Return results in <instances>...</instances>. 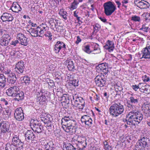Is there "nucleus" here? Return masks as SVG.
Wrapping results in <instances>:
<instances>
[{
    "label": "nucleus",
    "mask_w": 150,
    "mask_h": 150,
    "mask_svg": "<svg viewBox=\"0 0 150 150\" xmlns=\"http://www.w3.org/2000/svg\"><path fill=\"white\" fill-rule=\"evenodd\" d=\"M62 127L66 132L72 134L75 132L76 121L71 116L64 117L61 120Z\"/></svg>",
    "instance_id": "f257e3e1"
},
{
    "label": "nucleus",
    "mask_w": 150,
    "mask_h": 150,
    "mask_svg": "<svg viewBox=\"0 0 150 150\" xmlns=\"http://www.w3.org/2000/svg\"><path fill=\"white\" fill-rule=\"evenodd\" d=\"M123 104V101L121 100L115 101V103L109 109L110 114L113 117H116L121 114L124 110Z\"/></svg>",
    "instance_id": "f03ea898"
},
{
    "label": "nucleus",
    "mask_w": 150,
    "mask_h": 150,
    "mask_svg": "<svg viewBox=\"0 0 150 150\" xmlns=\"http://www.w3.org/2000/svg\"><path fill=\"white\" fill-rule=\"evenodd\" d=\"M104 13L107 16L111 15L116 9V7L113 2L109 1L103 4Z\"/></svg>",
    "instance_id": "7ed1b4c3"
},
{
    "label": "nucleus",
    "mask_w": 150,
    "mask_h": 150,
    "mask_svg": "<svg viewBox=\"0 0 150 150\" xmlns=\"http://www.w3.org/2000/svg\"><path fill=\"white\" fill-rule=\"evenodd\" d=\"M30 126L35 132L38 133H41L43 130V127L41 123L37 119L31 120Z\"/></svg>",
    "instance_id": "20e7f679"
},
{
    "label": "nucleus",
    "mask_w": 150,
    "mask_h": 150,
    "mask_svg": "<svg viewBox=\"0 0 150 150\" xmlns=\"http://www.w3.org/2000/svg\"><path fill=\"white\" fill-rule=\"evenodd\" d=\"M72 105L77 107L79 109H82L85 105V102L83 98L81 97L78 98L73 96L72 99H71Z\"/></svg>",
    "instance_id": "39448f33"
},
{
    "label": "nucleus",
    "mask_w": 150,
    "mask_h": 150,
    "mask_svg": "<svg viewBox=\"0 0 150 150\" xmlns=\"http://www.w3.org/2000/svg\"><path fill=\"white\" fill-rule=\"evenodd\" d=\"M148 140L147 137H143L139 140L135 145V149L133 150H139L145 148L147 145V142Z\"/></svg>",
    "instance_id": "423d86ee"
},
{
    "label": "nucleus",
    "mask_w": 150,
    "mask_h": 150,
    "mask_svg": "<svg viewBox=\"0 0 150 150\" xmlns=\"http://www.w3.org/2000/svg\"><path fill=\"white\" fill-rule=\"evenodd\" d=\"M143 119L142 115L136 110L132 109V125H133V121L137 122L139 123Z\"/></svg>",
    "instance_id": "0eeeda50"
},
{
    "label": "nucleus",
    "mask_w": 150,
    "mask_h": 150,
    "mask_svg": "<svg viewBox=\"0 0 150 150\" xmlns=\"http://www.w3.org/2000/svg\"><path fill=\"white\" fill-rule=\"evenodd\" d=\"M54 51L56 53H58L61 50H64L63 53L65 54L66 53V52L65 51L66 49V45L62 41H57L56 44L54 45Z\"/></svg>",
    "instance_id": "6e6552de"
},
{
    "label": "nucleus",
    "mask_w": 150,
    "mask_h": 150,
    "mask_svg": "<svg viewBox=\"0 0 150 150\" xmlns=\"http://www.w3.org/2000/svg\"><path fill=\"white\" fill-rule=\"evenodd\" d=\"M104 75L102 76L98 75L94 79L97 86L100 87H103L105 85L106 83V79L104 77Z\"/></svg>",
    "instance_id": "1a4fd4ad"
},
{
    "label": "nucleus",
    "mask_w": 150,
    "mask_h": 150,
    "mask_svg": "<svg viewBox=\"0 0 150 150\" xmlns=\"http://www.w3.org/2000/svg\"><path fill=\"white\" fill-rule=\"evenodd\" d=\"M14 117L15 119L18 121H21L24 118L23 110L21 108H17L15 111Z\"/></svg>",
    "instance_id": "9d476101"
},
{
    "label": "nucleus",
    "mask_w": 150,
    "mask_h": 150,
    "mask_svg": "<svg viewBox=\"0 0 150 150\" xmlns=\"http://www.w3.org/2000/svg\"><path fill=\"white\" fill-rule=\"evenodd\" d=\"M86 138L85 137H78L76 141L78 144H77V146L81 149H83L85 148L86 145Z\"/></svg>",
    "instance_id": "9b49d317"
},
{
    "label": "nucleus",
    "mask_w": 150,
    "mask_h": 150,
    "mask_svg": "<svg viewBox=\"0 0 150 150\" xmlns=\"http://www.w3.org/2000/svg\"><path fill=\"white\" fill-rule=\"evenodd\" d=\"M135 0L134 1L135 5L141 9H146L149 8L150 6V4L146 1L144 2L142 1V0Z\"/></svg>",
    "instance_id": "f8f14e48"
},
{
    "label": "nucleus",
    "mask_w": 150,
    "mask_h": 150,
    "mask_svg": "<svg viewBox=\"0 0 150 150\" xmlns=\"http://www.w3.org/2000/svg\"><path fill=\"white\" fill-rule=\"evenodd\" d=\"M141 52L142 58L150 59V45L143 48Z\"/></svg>",
    "instance_id": "ddd939ff"
},
{
    "label": "nucleus",
    "mask_w": 150,
    "mask_h": 150,
    "mask_svg": "<svg viewBox=\"0 0 150 150\" xmlns=\"http://www.w3.org/2000/svg\"><path fill=\"white\" fill-rule=\"evenodd\" d=\"M1 18L3 22H11L13 19L12 15L10 13H5L1 16Z\"/></svg>",
    "instance_id": "4468645a"
},
{
    "label": "nucleus",
    "mask_w": 150,
    "mask_h": 150,
    "mask_svg": "<svg viewBox=\"0 0 150 150\" xmlns=\"http://www.w3.org/2000/svg\"><path fill=\"white\" fill-rule=\"evenodd\" d=\"M19 88L16 86H14L9 88L6 92L7 95L9 96L15 97L18 91Z\"/></svg>",
    "instance_id": "2eb2a0df"
},
{
    "label": "nucleus",
    "mask_w": 150,
    "mask_h": 150,
    "mask_svg": "<svg viewBox=\"0 0 150 150\" xmlns=\"http://www.w3.org/2000/svg\"><path fill=\"white\" fill-rule=\"evenodd\" d=\"M17 77L14 73L9 75L7 78V82L9 83V85L13 84L15 85L16 84Z\"/></svg>",
    "instance_id": "dca6fc26"
},
{
    "label": "nucleus",
    "mask_w": 150,
    "mask_h": 150,
    "mask_svg": "<svg viewBox=\"0 0 150 150\" xmlns=\"http://www.w3.org/2000/svg\"><path fill=\"white\" fill-rule=\"evenodd\" d=\"M25 68L24 64L22 61L18 62L16 65L15 68L17 69L16 70L19 74H22Z\"/></svg>",
    "instance_id": "f3484780"
},
{
    "label": "nucleus",
    "mask_w": 150,
    "mask_h": 150,
    "mask_svg": "<svg viewBox=\"0 0 150 150\" xmlns=\"http://www.w3.org/2000/svg\"><path fill=\"white\" fill-rule=\"evenodd\" d=\"M10 125L9 123L6 121H2L0 123V127L2 129V132L5 133L6 135V132H9Z\"/></svg>",
    "instance_id": "a211bd4d"
},
{
    "label": "nucleus",
    "mask_w": 150,
    "mask_h": 150,
    "mask_svg": "<svg viewBox=\"0 0 150 150\" xmlns=\"http://www.w3.org/2000/svg\"><path fill=\"white\" fill-rule=\"evenodd\" d=\"M25 139L27 142H29L30 140L33 141L35 140V136L33 132L31 130H28L25 134Z\"/></svg>",
    "instance_id": "6ab92c4d"
},
{
    "label": "nucleus",
    "mask_w": 150,
    "mask_h": 150,
    "mask_svg": "<svg viewBox=\"0 0 150 150\" xmlns=\"http://www.w3.org/2000/svg\"><path fill=\"white\" fill-rule=\"evenodd\" d=\"M6 37H2L0 39V45L2 46H7L10 42L11 37L8 35Z\"/></svg>",
    "instance_id": "aec40b11"
},
{
    "label": "nucleus",
    "mask_w": 150,
    "mask_h": 150,
    "mask_svg": "<svg viewBox=\"0 0 150 150\" xmlns=\"http://www.w3.org/2000/svg\"><path fill=\"white\" fill-rule=\"evenodd\" d=\"M17 38L19 40L22 45L26 46L28 43L27 38L22 33H19L17 35Z\"/></svg>",
    "instance_id": "412c9836"
},
{
    "label": "nucleus",
    "mask_w": 150,
    "mask_h": 150,
    "mask_svg": "<svg viewBox=\"0 0 150 150\" xmlns=\"http://www.w3.org/2000/svg\"><path fill=\"white\" fill-rule=\"evenodd\" d=\"M65 64L67 65V67L70 71H74L76 70L75 69V62L71 60L68 59L66 60L65 62Z\"/></svg>",
    "instance_id": "4be33fe9"
},
{
    "label": "nucleus",
    "mask_w": 150,
    "mask_h": 150,
    "mask_svg": "<svg viewBox=\"0 0 150 150\" xmlns=\"http://www.w3.org/2000/svg\"><path fill=\"white\" fill-rule=\"evenodd\" d=\"M104 47L105 49L108 50L110 52L112 51L114 48L113 42L108 40L107 42L105 45L104 46Z\"/></svg>",
    "instance_id": "5701e85b"
},
{
    "label": "nucleus",
    "mask_w": 150,
    "mask_h": 150,
    "mask_svg": "<svg viewBox=\"0 0 150 150\" xmlns=\"http://www.w3.org/2000/svg\"><path fill=\"white\" fill-rule=\"evenodd\" d=\"M125 99L127 101V107L131 108V94L130 92H127L125 95Z\"/></svg>",
    "instance_id": "b1692460"
},
{
    "label": "nucleus",
    "mask_w": 150,
    "mask_h": 150,
    "mask_svg": "<svg viewBox=\"0 0 150 150\" xmlns=\"http://www.w3.org/2000/svg\"><path fill=\"white\" fill-rule=\"evenodd\" d=\"M64 150H76V148L71 144L64 142L63 145Z\"/></svg>",
    "instance_id": "393cba45"
},
{
    "label": "nucleus",
    "mask_w": 150,
    "mask_h": 150,
    "mask_svg": "<svg viewBox=\"0 0 150 150\" xmlns=\"http://www.w3.org/2000/svg\"><path fill=\"white\" fill-rule=\"evenodd\" d=\"M114 88L115 91L117 93L116 95H120L121 92H122L123 88L120 84H116L114 85Z\"/></svg>",
    "instance_id": "a878e982"
},
{
    "label": "nucleus",
    "mask_w": 150,
    "mask_h": 150,
    "mask_svg": "<svg viewBox=\"0 0 150 150\" xmlns=\"http://www.w3.org/2000/svg\"><path fill=\"white\" fill-rule=\"evenodd\" d=\"M11 9L13 12L17 13L21 11L22 10L21 7L18 4H16L14 3L12 4Z\"/></svg>",
    "instance_id": "bb28decb"
},
{
    "label": "nucleus",
    "mask_w": 150,
    "mask_h": 150,
    "mask_svg": "<svg viewBox=\"0 0 150 150\" xmlns=\"http://www.w3.org/2000/svg\"><path fill=\"white\" fill-rule=\"evenodd\" d=\"M28 31L29 33L33 37H36L38 36V27L36 28H31Z\"/></svg>",
    "instance_id": "cd10ccee"
},
{
    "label": "nucleus",
    "mask_w": 150,
    "mask_h": 150,
    "mask_svg": "<svg viewBox=\"0 0 150 150\" xmlns=\"http://www.w3.org/2000/svg\"><path fill=\"white\" fill-rule=\"evenodd\" d=\"M6 78L3 74H1L0 75V86L4 88L6 86Z\"/></svg>",
    "instance_id": "c85d7f7f"
},
{
    "label": "nucleus",
    "mask_w": 150,
    "mask_h": 150,
    "mask_svg": "<svg viewBox=\"0 0 150 150\" xmlns=\"http://www.w3.org/2000/svg\"><path fill=\"white\" fill-rule=\"evenodd\" d=\"M62 96L61 97L60 100H62V102L68 104L69 103V97L68 96L67 94H65L62 95Z\"/></svg>",
    "instance_id": "c756f323"
},
{
    "label": "nucleus",
    "mask_w": 150,
    "mask_h": 150,
    "mask_svg": "<svg viewBox=\"0 0 150 150\" xmlns=\"http://www.w3.org/2000/svg\"><path fill=\"white\" fill-rule=\"evenodd\" d=\"M45 149V150H54L55 148L53 142L50 141L48 142V144L46 145Z\"/></svg>",
    "instance_id": "7c9ffc66"
},
{
    "label": "nucleus",
    "mask_w": 150,
    "mask_h": 150,
    "mask_svg": "<svg viewBox=\"0 0 150 150\" xmlns=\"http://www.w3.org/2000/svg\"><path fill=\"white\" fill-rule=\"evenodd\" d=\"M17 149L14 145L11 144L10 143L6 144L5 148V150H17Z\"/></svg>",
    "instance_id": "2f4dec72"
},
{
    "label": "nucleus",
    "mask_w": 150,
    "mask_h": 150,
    "mask_svg": "<svg viewBox=\"0 0 150 150\" xmlns=\"http://www.w3.org/2000/svg\"><path fill=\"white\" fill-rule=\"evenodd\" d=\"M108 66V64L106 63H102L98 65L97 69L99 71H102L105 68H106V67Z\"/></svg>",
    "instance_id": "473e14b6"
},
{
    "label": "nucleus",
    "mask_w": 150,
    "mask_h": 150,
    "mask_svg": "<svg viewBox=\"0 0 150 150\" xmlns=\"http://www.w3.org/2000/svg\"><path fill=\"white\" fill-rule=\"evenodd\" d=\"M99 45L96 43L94 46V48L93 50H92V52H94L93 53V54H97L101 52L100 49L99 47Z\"/></svg>",
    "instance_id": "72a5a7b5"
},
{
    "label": "nucleus",
    "mask_w": 150,
    "mask_h": 150,
    "mask_svg": "<svg viewBox=\"0 0 150 150\" xmlns=\"http://www.w3.org/2000/svg\"><path fill=\"white\" fill-rule=\"evenodd\" d=\"M15 97H17L20 100H22L24 99V93L23 92H20L18 91V92L16 95Z\"/></svg>",
    "instance_id": "f704fd0d"
},
{
    "label": "nucleus",
    "mask_w": 150,
    "mask_h": 150,
    "mask_svg": "<svg viewBox=\"0 0 150 150\" xmlns=\"http://www.w3.org/2000/svg\"><path fill=\"white\" fill-rule=\"evenodd\" d=\"M91 119L88 115H85L82 116L81 119V121L82 123H84L86 121Z\"/></svg>",
    "instance_id": "c9c22d12"
},
{
    "label": "nucleus",
    "mask_w": 150,
    "mask_h": 150,
    "mask_svg": "<svg viewBox=\"0 0 150 150\" xmlns=\"http://www.w3.org/2000/svg\"><path fill=\"white\" fill-rule=\"evenodd\" d=\"M23 80L27 86L28 85L30 82V77L27 76H25L23 77Z\"/></svg>",
    "instance_id": "e433bc0d"
},
{
    "label": "nucleus",
    "mask_w": 150,
    "mask_h": 150,
    "mask_svg": "<svg viewBox=\"0 0 150 150\" xmlns=\"http://www.w3.org/2000/svg\"><path fill=\"white\" fill-rule=\"evenodd\" d=\"M79 3L77 2L76 0H74V1L71 3V6L69 8L71 10L76 9V8L77 5Z\"/></svg>",
    "instance_id": "4c0bfd02"
},
{
    "label": "nucleus",
    "mask_w": 150,
    "mask_h": 150,
    "mask_svg": "<svg viewBox=\"0 0 150 150\" xmlns=\"http://www.w3.org/2000/svg\"><path fill=\"white\" fill-rule=\"evenodd\" d=\"M83 50L86 53L90 54L92 52V50H91L90 45H87L84 47Z\"/></svg>",
    "instance_id": "58836bf2"
},
{
    "label": "nucleus",
    "mask_w": 150,
    "mask_h": 150,
    "mask_svg": "<svg viewBox=\"0 0 150 150\" xmlns=\"http://www.w3.org/2000/svg\"><path fill=\"white\" fill-rule=\"evenodd\" d=\"M131 112H130L127 115L126 118V121L127 122V124L129 125H130L131 123V115H130V113Z\"/></svg>",
    "instance_id": "ea45409f"
},
{
    "label": "nucleus",
    "mask_w": 150,
    "mask_h": 150,
    "mask_svg": "<svg viewBox=\"0 0 150 150\" xmlns=\"http://www.w3.org/2000/svg\"><path fill=\"white\" fill-rule=\"evenodd\" d=\"M148 85L145 83H139V86L140 87L139 88L140 91L142 92H144V89L146 88V85Z\"/></svg>",
    "instance_id": "a19ab883"
},
{
    "label": "nucleus",
    "mask_w": 150,
    "mask_h": 150,
    "mask_svg": "<svg viewBox=\"0 0 150 150\" xmlns=\"http://www.w3.org/2000/svg\"><path fill=\"white\" fill-rule=\"evenodd\" d=\"M20 140L19 139L18 136L15 135L12 139V142L14 144L16 145L18 142H20Z\"/></svg>",
    "instance_id": "79ce46f5"
},
{
    "label": "nucleus",
    "mask_w": 150,
    "mask_h": 150,
    "mask_svg": "<svg viewBox=\"0 0 150 150\" xmlns=\"http://www.w3.org/2000/svg\"><path fill=\"white\" fill-rule=\"evenodd\" d=\"M94 28V32H96V33L101 28L100 25L98 23H96L95 25H93Z\"/></svg>",
    "instance_id": "37998d69"
},
{
    "label": "nucleus",
    "mask_w": 150,
    "mask_h": 150,
    "mask_svg": "<svg viewBox=\"0 0 150 150\" xmlns=\"http://www.w3.org/2000/svg\"><path fill=\"white\" fill-rule=\"evenodd\" d=\"M140 18L139 16L136 15L132 16V21L134 22H140Z\"/></svg>",
    "instance_id": "c03bdc74"
},
{
    "label": "nucleus",
    "mask_w": 150,
    "mask_h": 150,
    "mask_svg": "<svg viewBox=\"0 0 150 150\" xmlns=\"http://www.w3.org/2000/svg\"><path fill=\"white\" fill-rule=\"evenodd\" d=\"M38 36L40 37H42L43 35L44 30L43 29H41L40 28L38 27Z\"/></svg>",
    "instance_id": "a18cd8bd"
},
{
    "label": "nucleus",
    "mask_w": 150,
    "mask_h": 150,
    "mask_svg": "<svg viewBox=\"0 0 150 150\" xmlns=\"http://www.w3.org/2000/svg\"><path fill=\"white\" fill-rule=\"evenodd\" d=\"M71 83L72 85L76 87L78 86L79 80L78 79H76L74 78L71 80Z\"/></svg>",
    "instance_id": "49530a36"
},
{
    "label": "nucleus",
    "mask_w": 150,
    "mask_h": 150,
    "mask_svg": "<svg viewBox=\"0 0 150 150\" xmlns=\"http://www.w3.org/2000/svg\"><path fill=\"white\" fill-rule=\"evenodd\" d=\"M53 122V119L51 117L50 118H49V120H47V122L46 123V125L48 127H51L52 126H53L52 122Z\"/></svg>",
    "instance_id": "de8ad7c7"
},
{
    "label": "nucleus",
    "mask_w": 150,
    "mask_h": 150,
    "mask_svg": "<svg viewBox=\"0 0 150 150\" xmlns=\"http://www.w3.org/2000/svg\"><path fill=\"white\" fill-rule=\"evenodd\" d=\"M92 123V119H91L88 121H86V122H84V124L87 126L88 127H91Z\"/></svg>",
    "instance_id": "09e8293b"
},
{
    "label": "nucleus",
    "mask_w": 150,
    "mask_h": 150,
    "mask_svg": "<svg viewBox=\"0 0 150 150\" xmlns=\"http://www.w3.org/2000/svg\"><path fill=\"white\" fill-rule=\"evenodd\" d=\"M144 112L146 113H148V111L150 108V105L149 104H144Z\"/></svg>",
    "instance_id": "8fccbe9b"
},
{
    "label": "nucleus",
    "mask_w": 150,
    "mask_h": 150,
    "mask_svg": "<svg viewBox=\"0 0 150 150\" xmlns=\"http://www.w3.org/2000/svg\"><path fill=\"white\" fill-rule=\"evenodd\" d=\"M3 73L6 74L8 77L9 75L12 74L13 73H12L10 69H5L3 71Z\"/></svg>",
    "instance_id": "3c124183"
},
{
    "label": "nucleus",
    "mask_w": 150,
    "mask_h": 150,
    "mask_svg": "<svg viewBox=\"0 0 150 150\" xmlns=\"http://www.w3.org/2000/svg\"><path fill=\"white\" fill-rule=\"evenodd\" d=\"M150 86L149 85H146V88L144 89V92L143 93H146L149 94L150 93Z\"/></svg>",
    "instance_id": "603ef678"
},
{
    "label": "nucleus",
    "mask_w": 150,
    "mask_h": 150,
    "mask_svg": "<svg viewBox=\"0 0 150 150\" xmlns=\"http://www.w3.org/2000/svg\"><path fill=\"white\" fill-rule=\"evenodd\" d=\"M149 29V28L148 27H146L144 25H143L142 27L140 29V30H143V31L146 32H147Z\"/></svg>",
    "instance_id": "864d4df0"
},
{
    "label": "nucleus",
    "mask_w": 150,
    "mask_h": 150,
    "mask_svg": "<svg viewBox=\"0 0 150 150\" xmlns=\"http://www.w3.org/2000/svg\"><path fill=\"white\" fill-rule=\"evenodd\" d=\"M47 25L45 23H42L39 26H38V27H39V28H40L41 29H45V31L46 30V29H45L46 27H47Z\"/></svg>",
    "instance_id": "5fc2aeb1"
},
{
    "label": "nucleus",
    "mask_w": 150,
    "mask_h": 150,
    "mask_svg": "<svg viewBox=\"0 0 150 150\" xmlns=\"http://www.w3.org/2000/svg\"><path fill=\"white\" fill-rule=\"evenodd\" d=\"M40 142L41 144L42 145H44L45 147H46V145L48 144V142H47L46 140L45 139H44V140H41L40 141Z\"/></svg>",
    "instance_id": "6e6d98bb"
},
{
    "label": "nucleus",
    "mask_w": 150,
    "mask_h": 150,
    "mask_svg": "<svg viewBox=\"0 0 150 150\" xmlns=\"http://www.w3.org/2000/svg\"><path fill=\"white\" fill-rule=\"evenodd\" d=\"M54 133L56 136H59L60 135L61 132L60 130L59 129H56L54 132Z\"/></svg>",
    "instance_id": "4d7b16f0"
},
{
    "label": "nucleus",
    "mask_w": 150,
    "mask_h": 150,
    "mask_svg": "<svg viewBox=\"0 0 150 150\" xmlns=\"http://www.w3.org/2000/svg\"><path fill=\"white\" fill-rule=\"evenodd\" d=\"M140 87L139 86V84L138 85H137L136 84L132 85V88L133 90L135 91H137V90L139 89Z\"/></svg>",
    "instance_id": "13d9d810"
},
{
    "label": "nucleus",
    "mask_w": 150,
    "mask_h": 150,
    "mask_svg": "<svg viewBox=\"0 0 150 150\" xmlns=\"http://www.w3.org/2000/svg\"><path fill=\"white\" fill-rule=\"evenodd\" d=\"M144 16L146 20H150V13H146L145 14Z\"/></svg>",
    "instance_id": "bf43d9fd"
},
{
    "label": "nucleus",
    "mask_w": 150,
    "mask_h": 150,
    "mask_svg": "<svg viewBox=\"0 0 150 150\" xmlns=\"http://www.w3.org/2000/svg\"><path fill=\"white\" fill-rule=\"evenodd\" d=\"M139 99H134L132 97V104H137L138 103Z\"/></svg>",
    "instance_id": "052dcab7"
},
{
    "label": "nucleus",
    "mask_w": 150,
    "mask_h": 150,
    "mask_svg": "<svg viewBox=\"0 0 150 150\" xmlns=\"http://www.w3.org/2000/svg\"><path fill=\"white\" fill-rule=\"evenodd\" d=\"M41 96L42 98H47V97H48L47 93L42 92Z\"/></svg>",
    "instance_id": "680f3d73"
},
{
    "label": "nucleus",
    "mask_w": 150,
    "mask_h": 150,
    "mask_svg": "<svg viewBox=\"0 0 150 150\" xmlns=\"http://www.w3.org/2000/svg\"><path fill=\"white\" fill-rule=\"evenodd\" d=\"M105 68L104 69L102 70V72L104 73V74H105V75H106V74H107V73L108 72V66L106 67V68Z\"/></svg>",
    "instance_id": "e2e57ef3"
},
{
    "label": "nucleus",
    "mask_w": 150,
    "mask_h": 150,
    "mask_svg": "<svg viewBox=\"0 0 150 150\" xmlns=\"http://www.w3.org/2000/svg\"><path fill=\"white\" fill-rule=\"evenodd\" d=\"M59 13L61 16H62L64 15H66L67 12L66 11H64L63 9H60Z\"/></svg>",
    "instance_id": "0e129e2a"
},
{
    "label": "nucleus",
    "mask_w": 150,
    "mask_h": 150,
    "mask_svg": "<svg viewBox=\"0 0 150 150\" xmlns=\"http://www.w3.org/2000/svg\"><path fill=\"white\" fill-rule=\"evenodd\" d=\"M1 101L3 102L4 104H5L6 105H7L8 104L7 101L4 98H1Z\"/></svg>",
    "instance_id": "69168bd1"
},
{
    "label": "nucleus",
    "mask_w": 150,
    "mask_h": 150,
    "mask_svg": "<svg viewBox=\"0 0 150 150\" xmlns=\"http://www.w3.org/2000/svg\"><path fill=\"white\" fill-rule=\"evenodd\" d=\"M24 144V143L23 142H21L20 140V142H18L16 145L21 146V149H23V148Z\"/></svg>",
    "instance_id": "338daca9"
},
{
    "label": "nucleus",
    "mask_w": 150,
    "mask_h": 150,
    "mask_svg": "<svg viewBox=\"0 0 150 150\" xmlns=\"http://www.w3.org/2000/svg\"><path fill=\"white\" fill-rule=\"evenodd\" d=\"M44 35L46 37H49L50 36H52V33L50 31H47L45 34H44Z\"/></svg>",
    "instance_id": "774afa93"
}]
</instances>
